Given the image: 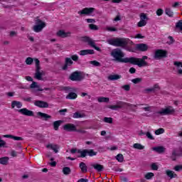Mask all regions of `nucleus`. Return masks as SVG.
<instances>
[{"label":"nucleus","mask_w":182,"mask_h":182,"mask_svg":"<svg viewBox=\"0 0 182 182\" xmlns=\"http://www.w3.org/2000/svg\"><path fill=\"white\" fill-rule=\"evenodd\" d=\"M173 170H175V171H181V170H182V165L175 166L173 167Z\"/></svg>","instance_id":"obj_55"},{"label":"nucleus","mask_w":182,"mask_h":182,"mask_svg":"<svg viewBox=\"0 0 182 182\" xmlns=\"http://www.w3.org/2000/svg\"><path fill=\"white\" fill-rule=\"evenodd\" d=\"M65 132H77L76 126L73 124H66L63 126Z\"/></svg>","instance_id":"obj_12"},{"label":"nucleus","mask_w":182,"mask_h":182,"mask_svg":"<svg viewBox=\"0 0 182 182\" xmlns=\"http://www.w3.org/2000/svg\"><path fill=\"white\" fill-rule=\"evenodd\" d=\"M43 75H45L43 71L36 72L34 75V77L35 79H37V80H43V78L42 77Z\"/></svg>","instance_id":"obj_24"},{"label":"nucleus","mask_w":182,"mask_h":182,"mask_svg":"<svg viewBox=\"0 0 182 182\" xmlns=\"http://www.w3.org/2000/svg\"><path fill=\"white\" fill-rule=\"evenodd\" d=\"M30 87L31 89H35V87L39 88V85H38V82L33 81L32 84L30 85Z\"/></svg>","instance_id":"obj_54"},{"label":"nucleus","mask_w":182,"mask_h":182,"mask_svg":"<svg viewBox=\"0 0 182 182\" xmlns=\"http://www.w3.org/2000/svg\"><path fill=\"white\" fill-rule=\"evenodd\" d=\"M133 148L136 149L137 150H144V146L141 145V144L136 143L134 144Z\"/></svg>","instance_id":"obj_36"},{"label":"nucleus","mask_w":182,"mask_h":182,"mask_svg":"<svg viewBox=\"0 0 182 182\" xmlns=\"http://www.w3.org/2000/svg\"><path fill=\"white\" fill-rule=\"evenodd\" d=\"M34 61L36 63V72H41V61H39V59L35 58Z\"/></svg>","instance_id":"obj_29"},{"label":"nucleus","mask_w":182,"mask_h":182,"mask_svg":"<svg viewBox=\"0 0 182 182\" xmlns=\"http://www.w3.org/2000/svg\"><path fill=\"white\" fill-rule=\"evenodd\" d=\"M166 174L169 178H177V174L176 173L175 171H173L171 170H166Z\"/></svg>","instance_id":"obj_17"},{"label":"nucleus","mask_w":182,"mask_h":182,"mask_svg":"<svg viewBox=\"0 0 182 182\" xmlns=\"http://www.w3.org/2000/svg\"><path fill=\"white\" fill-rule=\"evenodd\" d=\"M116 159L119 163H123V161H124V157L122 154H119L118 155H117Z\"/></svg>","instance_id":"obj_38"},{"label":"nucleus","mask_w":182,"mask_h":182,"mask_svg":"<svg viewBox=\"0 0 182 182\" xmlns=\"http://www.w3.org/2000/svg\"><path fill=\"white\" fill-rule=\"evenodd\" d=\"M182 156V148L175 149L172 151L171 159L173 161L177 160V157H181Z\"/></svg>","instance_id":"obj_8"},{"label":"nucleus","mask_w":182,"mask_h":182,"mask_svg":"<svg viewBox=\"0 0 182 182\" xmlns=\"http://www.w3.org/2000/svg\"><path fill=\"white\" fill-rule=\"evenodd\" d=\"M107 43L117 48H126L127 45H133V41L129 38H116L107 40Z\"/></svg>","instance_id":"obj_2"},{"label":"nucleus","mask_w":182,"mask_h":182,"mask_svg":"<svg viewBox=\"0 0 182 182\" xmlns=\"http://www.w3.org/2000/svg\"><path fill=\"white\" fill-rule=\"evenodd\" d=\"M69 79L73 82H80V80H83V76L81 72L75 71L70 75Z\"/></svg>","instance_id":"obj_7"},{"label":"nucleus","mask_w":182,"mask_h":182,"mask_svg":"<svg viewBox=\"0 0 182 182\" xmlns=\"http://www.w3.org/2000/svg\"><path fill=\"white\" fill-rule=\"evenodd\" d=\"M165 13L166 14V15H168V16L170 17H173V16L174 15V13L172 10H171V9H166Z\"/></svg>","instance_id":"obj_41"},{"label":"nucleus","mask_w":182,"mask_h":182,"mask_svg":"<svg viewBox=\"0 0 182 182\" xmlns=\"http://www.w3.org/2000/svg\"><path fill=\"white\" fill-rule=\"evenodd\" d=\"M142 80H143V78L136 77V78L132 79V83H134V85H137V84H139V83H141Z\"/></svg>","instance_id":"obj_39"},{"label":"nucleus","mask_w":182,"mask_h":182,"mask_svg":"<svg viewBox=\"0 0 182 182\" xmlns=\"http://www.w3.org/2000/svg\"><path fill=\"white\" fill-rule=\"evenodd\" d=\"M168 39L169 40L168 41L166 42V43L168 45H173V43H174V42H176V41H174V38H173V36H169L168 37Z\"/></svg>","instance_id":"obj_45"},{"label":"nucleus","mask_w":182,"mask_h":182,"mask_svg":"<svg viewBox=\"0 0 182 182\" xmlns=\"http://www.w3.org/2000/svg\"><path fill=\"white\" fill-rule=\"evenodd\" d=\"M167 56V51L164 50H156L154 55V59H161Z\"/></svg>","instance_id":"obj_9"},{"label":"nucleus","mask_w":182,"mask_h":182,"mask_svg":"<svg viewBox=\"0 0 182 182\" xmlns=\"http://www.w3.org/2000/svg\"><path fill=\"white\" fill-rule=\"evenodd\" d=\"M35 106H37V107H41V109H46L49 107V104L44 101L41 100H36L34 102Z\"/></svg>","instance_id":"obj_11"},{"label":"nucleus","mask_w":182,"mask_h":182,"mask_svg":"<svg viewBox=\"0 0 182 182\" xmlns=\"http://www.w3.org/2000/svg\"><path fill=\"white\" fill-rule=\"evenodd\" d=\"M16 107L17 109H21L22 107V102L19 101H12L11 102V109H15Z\"/></svg>","instance_id":"obj_23"},{"label":"nucleus","mask_w":182,"mask_h":182,"mask_svg":"<svg viewBox=\"0 0 182 182\" xmlns=\"http://www.w3.org/2000/svg\"><path fill=\"white\" fill-rule=\"evenodd\" d=\"M95 11H96V9L93 7H90V8L86 7L82 9L81 11H79L77 14L78 15H80V16H89L92 15V14H93Z\"/></svg>","instance_id":"obj_5"},{"label":"nucleus","mask_w":182,"mask_h":182,"mask_svg":"<svg viewBox=\"0 0 182 182\" xmlns=\"http://www.w3.org/2000/svg\"><path fill=\"white\" fill-rule=\"evenodd\" d=\"M80 168L81 169V171L82 173H87V166H86V164H85V162H81L80 164Z\"/></svg>","instance_id":"obj_30"},{"label":"nucleus","mask_w":182,"mask_h":182,"mask_svg":"<svg viewBox=\"0 0 182 182\" xmlns=\"http://www.w3.org/2000/svg\"><path fill=\"white\" fill-rule=\"evenodd\" d=\"M11 157H16L18 156V152H16V151L12 150L11 151Z\"/></svg>","instance_id":"obj_64"},{"label":"nucleus","mask_w":182,"mask_h":182,"mask_svg":"<svg viewBox=\"0 0 182 182\" xmlns=\"http://www.w3.org/2000/svg\"><path fill=\"white\" fill-rule=\"evenodd\" d=\"M87 154L90 157H93V156H96V154H97V152L93 151V149H87Z\"/></svg>","instance_id":"obj_43"},{"label":"nucleus","mask_w":182,"mask_h":182,"mask_svg":"<svg viewBox=\"0 0 182 182\" xmlns=\"http://www.w3.org/2000/svg\"><path fill=\"white\" fill-rule=\"evenodd\" d=\"M103 121L105 122V123H109V124H112V123H113V118L105 117Z\"/></svg>","instance_id":"obj_42"},{"label":"nucleus","mask_w":182,"mask_h":182,"mask_svg":"<svg viewBox=\"0 0 182 182\" xmlns=\"http://www.w3.org/2000/svg\"><path fill=\"white\" fill-rule=\"evenodd\" d=\"M18 113H21V114H23L24 116H33V112L26 108L18 109Z\"/></svg>","instance_id":"obj_14"},{"label":"nucleus","mask_w":182,"mask_h":182,"mask_svg":"<svg viewBox=\"0 0 182 182\" xmlns=\"http://www.w3.org/2000/svg\"><path fill=\"white\" fill-rule=\"evenodd\" d=\"M150 92H154V89L151 88H146L144 90V93H150Z\"/></svg>","instance_id":"obj_62"},{"label":"nucleus","mask_w":182,"mask_h":182,"mask_svg":"<svg viewBox=\"0 0 182 182\" xmlns=\"http://www.w3.org/2000/svg\"><path fill=\"white\" fill-rule=\"evenodd\" d=\"M146 25H147V21L143 20H140L137 23V26H139V28L146 26Z\"/></svg>","instance_id":"obj_40"},{"label":"nucleus","mask_w":182,"mask_h":182,"mask_svg":"<svg viewBox=\"0 0 182 182\" xmlns=\"http://www.w3.org/2000/svg\"><path fill=\"white\" fill-rule=\"evenodd\" d=\"M85 41H86V42H87L88 45L90 46H91V48H94V49H95V50H100V48L99 47L96 46V43L92 38H90L89 37H86Z\"/></svg>","instance_id":"obj_13"},{"label":"nucleus","mask_w":182,"mask_h":182,"mask_svg":"<svg viewBox=\"0 0 182 182\" xmlns=\"http://www.w3.org/2000/svg\"><path fill=\"white\" fill-rule=\"evenodd\" d=\"M26 65H32L33 63V58L28 57L26 59Z\"/></svg>","instance_id":"obj_49"},{"label":"nucleus","mask_w":182,"mask_h":182,"mask_svg":"<svg viewBox=\"0 0 182 182\" xmlns=\"http://www.w3.org/2000/svg\"><path fill=\"white\" fill-rule=\"evenodd\" d=\"M46 147L47 149H50L51 150H53L55 153H58L59 151V146H58L57 144H49L46 146Z\"/></svg>","instance_id":"obj_20"},{"label":"nucleus","mask_w":182,"mask_h":182,"mask_svg":"<svg viewBox=\"0 0 182 182\" xmlns=\"http://www.w3.org/2000/svg\"><path fill=\"white\" fill-rule=\"evenodd\" d=\"M105 30H107L108 32H117V28L115 27L107 26L106 27Z\"/></svg>","instance_id":"obj_46"},{"label":"nucleus","mask_w":182,"mask_h":182,"mask_svg":"<svg viewBox=\"0 0 182 182\" xmlns=\"http://www.w3.org/2000/svg\"><path fill=\"white\" fill-rule=\"evenodd\" d=\"M11 139H13V140H16L17 141L23 140V138H22L21 136H15L14 135H12V138Z\"/></svg>","instance_id":"obj_58"},{"label":"nucleus","mask_w":182,"mask_h":182,"mask_svg":"<svg viewBox=\"0 0 182 182\" xmlns=\"http://www.w3.org/2000/svg\"><path fill=\"white\" fill-rule=\"evenodd\" d=\"M9 161V157L5 156L0 158V164H2L3 166H6Z\"/></svg>","instance_id":"obj_28"},{"label":"nucleus","mask_w":182,"mask_h":182,"mask_svg":"<svg viewBox=\"0 0 182 182\" xmlns=\"http://www.w3.org/2000/svg\"><path fill=\"white\" fill-rule=\"evenodd\" d=\"M63 173L65 174V176H69V174L72 173V170H70V167L65 166L63 168Z\"/></svg>","instance_id":"obj_34"},{"label":"nucleus","mask_w":182,"mask_h":182,"mask_svg":"<svg viewBox=\"0 0 182 182\" xmlns=\"http://www.w3.org/2000/svg\"><path fill=\"white\" fill-rule=\"evenodd\" d=\"M89 28L92 31H99V27H97V26H96L95 24H90Z\"/></svg>","instance_id":"obj_50"},{"label":"nucleus","mask_w":182,"mask_h":182,"mask_svg":"<svg viewBox=\"0 0 182 182\" xmlns=\"http://www.w3.org/2000/svg\"><path fill=\"white\" fill-rule=\"evenodd\" d=\"M110 55L116 62L119 63H131L132 57L124 58V53L120 48L112 50Z\"/></svg>","instance_id":"obj_1"},{"label":"nucleus","mask_w":182,"mask_h":182,"mask_svg":"<svg viewBox=\"0 0 182 182\" xmlns=\"http://www.w3.org/2000/svg\"><path fill=\"white\" fill-rule=\"evenodd\" d=\"M140 19L141 21H149V18L147 17V15L144 13H141L140 14Z\"/></svg>","instance_id":"obj_47"},{"label":"nucleus","mask_w":182,"mask_h":182,"mask_svg":"<svg viewBox=\"0 0 182 182\" xmlns=\"http://www.w3.org/2000/svg\"><path fill=\"white\" fill-rule=\"evenodd\" d=\"M58 112L62 114V116H65V113L68 112V109H63L58 111Z\"/></svg>","instance_id":"obj_63"},{"label":"nucleus","mask_w":182,"mask_h":182,"mask_svg":"<svg viewBox=\"0 0 182 182\" xmlns=\"http://www.w3.org/2000/svg\"><path fill=\"white\" fill-rule=\"evenodd\" d=\"M119 21H122V16H120V14L118 13V14L117 15V16L114 18V22H117Z\"/></svg>","instance_id":"obj_57"},{"label":"nucleus","mask_w":182,"mask_h":182,"mask_svg":"<svg viewBox=\"0 0 182 182\" xmlns=\"http://www.w3.org/2000/svg\"><path fill=\"white\" fill-rule=\"evenodd\" d=\"M90 65H92L93 66H96V67H100V63H99L98 61L96 60H92L90 62Z\"/></svg>","instance_id":"obj_51"},{"label":"nucleus","mask_w":182,"mask_h":182,"mask_svg":"<svg viewBox=\"0 0 182 182\" xmlns=\"http://www.w3.org/2000/svg\"><path fill=\"white\" fill-rule=\"evenodd\" d=\"M132 106H134V107H136V105H133L132 104H129V103L124 102L123 101L117 102V107L118 109H123V108H126V107H132Z\"/></svg>","instance_id":"obj_10"},{"label":"nucleus","mask_w":182,"mask_h":182,"mask_svg":"<svg viewBox=\"0 0 182 182\" xmlns=\"http://www.w3.org/2000/svg\"><path fill=\"white\" fill-rule=\"evenodd\" d=\"M57 36H59L60 38H68V36H70V32H65L64 31H59L57 33Z\"/></svg>","instance_id":"obj_18"},{"label":"nucleus","mask_w":182,"mask_h":182,"mask_svg":"<svg viewBox=\"0 0 182 182\" xmlns=\"http://www.w3.org/2000/svg\"><path fill=\"white\" fill-rule=\"evenodd\" d=\"M136 48L139 49V50H141V52H146V50L149 49V46L144 43L137 44Z\"/></svg>","instance_id":"obj_21"},{"label":"nucleus","mask_w":182,"mask_h":182,"mask_svg":"<svg viewBox=\"0 0 182 182\" xmlns=\"http://www.w3.org/2000/svg\"><path fill=\"white\" fill-rule=\"evenodd\" d=\"M174 66H176L177 69H180V68H182V63L178 61H175L173 63Z\"/></svg>","instance_id":"obj_52"},{"label":"nucleus","mask_w":182,"mask_h":182,"mask_svg":"<svg viewBox=\"0 0 182 182\" xmlns=\"http://www.w3.org/2000/svg\"><path fill=\"white\" fill-rule=\"evenodd\" d=\"M122 89H124V90H126V92H129L130 90V85H125L122 87Z\"/></svg>","instance_id":"obj_59"},{"label":"nucleus","mask_w":182,"mask_h":182,"mask_svg":"<svg viewBox=\"0 0 182 182\" xmlns=\"http://www.w3.org/2000/svg\"><path fill=\"white\" fill-rule=\"evenodd\" d=\"M146 136L147 139H149V140H154V137L153 136L151 133H150V132H147L146 133Z\"/></svg>","instance_id":"obj_53"},{"label":"nucleus","mask_w":182,"mask_h":182,"mask_svg":"<svg viewBox=\"0 0 182 182\" xmlns=\"http://www.w3.org/2000/svg\"><path fill=\"white\" fill-rule=\"evenodd\" d=\"M77 97V94L75 92H70L66 97L65 99H69L70 100H73Z\"/></svg>","instance_id":"obj_27"},{"label":"nucleus","mask_w":182,"mask_h":182,"mask_svg":"<svg viewBox=\"0 0 182 182\" xmlns=\"http://www.w3.org/2000/svg\"><path fill=\"white\" fill-rule=\"evenodd\" d=\"M176 112V109L171 106H167L165 108H161L159 111L156 112V114L159 116H168L170 114H173Z\"/></svg>","instance_id":"obj_4"},{"label":"nucleus","mask_w":182,"mask_h":182,"mask_svg":"<svg viewBox=\"0 0 182 182\" xmlns=\"http://www.w3.org/2000/svg\"><path fill=\"white\" fill-rule=\"evenodd\" d=\"M71 59L74 60V62H77V60H79V56L77 55H73L71 56Z\"/></svg>","instance_id":"obj_61"},{"label":"nucleus","mask_w":182,"mask_h":182,"mask_svg":"<svg viewBox=\"0 0 182 182\" xmlns=\"http://www.w3.org/2000/svg\"><path fill=\"white\" fill-rule=\"evenodd\" d=\"M164 11L162 9H159L157 11H156V15L158 16H161V15H163Z\"/></svg>","instance_id":"obj_56"},{"label":"nucleus","mask_w":182,"mask_h":182,"mask_svg":"<svg viewBox=\"0 0 182 182\" xmlns=\"http://www.w3.org/2000/svg\"><path fill=\"white\" fill-rule=\"evenodd\" d=\"M77 153H78V154H80V156H78V157H81L82 159H83L87 156V149H84V150L78 149L77 151Z\"/></svg>","instance_id":"obj_25"},{"label":"nucleus","mask_w":182,"mask_h":182,"mask_svg":"<svg viewBox=\"0 0 182 182\" xmlns=\"http://www.w3.org/2000/svg\"><path fill=\"white\" fill-rule=\"evenodd\" d=\"M176 29H179V31H182V20H179L176 23Z\"/></svg>","instance_id":"obj_44"},{"label":"nucleus","mask_w":182,"mask_h":182,"mask_svg":"<svg viewBox=\"0 0 182 182\" xmlns=\"http://www.w3.org/2000/svg\"><path fill=\"white\" fill-rule=\"evenodd\" d=\"M63 122L62 120L55 121L53 122V125L54 127V130H59V126L62 124Z\"/></svg>","instance_id":"obj_32"},{"label":"nucleus","mask_w":182,"mask_h":182,"mask_svg":"<svg viewBox=\"0 0 182 182\" xmlns=\"http://www.w3.org/2000/svg\"><path fill=\"white\" fill-rule=\"evenodd\" d=\"M97 100L99 103H108L110 99H109V97H100L97 98Z\"/></svg>","instance_id":"obj_33"},{"label":"nucleus","mask_w":182,"mask_h":182,"mask_svg":"<svg viewBox=\"0 0 182 182\" xmlns=\"http://www.w3.org/2000/svg\"><path fill=\"white\" fill-rule=\"evenodd\" d=\"M163 133H164V129L163 128H159L155 131V134L156 136H159V134H163Z\"/></svg>","instance_id":"obj_48"},{"label":"nucleus","mask_w":182,"mask_h":182,"mask_svg":"<svg viewBox=\"0 0 182 182\" xmlns=\"http://www.w3.org/2000/svg\"><path fill=\"white\" fill-rule=\"evenodd\" d=\"M146 59H148L146 55H144L142 58L131 57V65H136L139 68L147 66V62H146Z\"/></svg>","instance_id":"obj_3"},{"label":"nucleus","mask_w":182,"mask_h":182,"mask_svg":"<svg viewBox=\"0 0 182 182\" xmlns=\"http://www.w3.org/2000/svg\"><path fill=\"white\" fill-rule=\"evenodd\" d=\"M108 109H111V110H117V105H108L107 106Z\"/></svg>","instance_id":"obj_60"},{"label":"nucleus","mask_w":182,"mask_h":182,"mask_svg":"<svg viewBox=\"0 0 182 182\" xmlns=\"http://www.w3.org/2000/svg\"><path fill=\"white\" fill-rule=\"evenodd\" d=\"M73 65V61L72 60L71 58H65V64L63 67V70H68V66H72Z\"/></svg>","instance_id":"obj_15"},{"label":"nucleus","mask_w":182,"mask_h":182,"mask_svg":"<svg viewBox=\"0 0 182 182\" xmlns=\"http://www.w3.org/2000/svg\"><path fill=\"white\" fill-rule=\"evenodd\" d=\"M95 53V50H82L80 51V56H85L86 55H93Z\"/></svg>","instance_id":"obj_22"},{"label":"nucleus","mask_w":182,"mask_h":182,"mask_svg":"<svg viewBox=\"0 0 182 182\" xmlns=\"http://www.w3.org/2000/svg\"><path fill=\"white\" fill-rule=\"evenodd\" d=\"M37 115L39 116V117H41V119H44V120L48 121L49 120V119H52V117L48 114L46 113H43L41 112H38L37 113Z\"/></svg>","instance_id":"obj_16"},{"label":"nucleus","mask_w":182,"mask_h":182,"mask_svg":"<svg viewBox=\"0 0 182 182\" xmlns=\"http://www.w3.org/2000/svg\"><path fill=\"white\" fill-rule=\"evenodd\" d=\"M153 177H154V173L151 172H149L144 175V178H146V180H151Z\"/></svg>","instance_id":"obj_37"},{"label":"nucleus","mask_w":182,"mask_h":182,"mask_svg":"<svg viewBox=\"0 0 182 182\" xmlns=\"http://www.w3.org/2000/svg\"><path fill=\"white\" fill-rule=\"evenodd\" d=\"M152 150H154V151H156V153L161 154L166 151V148H164V146H156L152 148Z\"/></svg>","instance_id":"obj_26"},{"label":"nucleus","mask_w":182,"mask_h":182,"mask_svg":"<svg viewBox=\"0 0 182 182\" xmlns=\"http://www.w3.org/2000/svg\"><path fill=\"white\" fill-rule=\"evenodd\" d=\"M85 114H80V112H75L73 115V119H82V117H85Z\"/></svg>","instance_id":"obj_35"},{"label":"nucleus","mask_w":182,"mask_h":182,"mask_svg":"<svg viewBox=\"0 0 182 182\" xmlns=\"http://www.w3.org/2000/svg\"><path fill=\"white\" fill-rule=\"evenodd\" d=\"M107 79L109 80H119V79H122V75H118V74H112V75H109L108 77H107Z\"/></svg>","instance_id":"obj_19"},{"label":"nucleus","mask_w":182,"mask_h":182,"mask_svg":"<svg viewBox=\"0 0 182 182\" xmlns=\"http://www.w3.org/2000/svg\"><path fill=\"white\" fill-rule=\"evenodd\" d=\"M45 26H46V23L42 20L38 19L36 21V25L33 27V30L34 32H41Z\"/></svg>","instance_id":"obj_6"},{"label":"nucleus","mask_w":182,"mask_h":182,"mask_svg":"<svg viewBox=\"0 0 182 182\" xmlns=\"http://www.w3.org/2000/svg\"><path fill=\"white\" fill-rule=\"evenodd\" d=\"M92 166L95 168V170H97V171H103V166L98 164H92Z\"/></svg>","instance_id":"obj_31"}]
</instances>
